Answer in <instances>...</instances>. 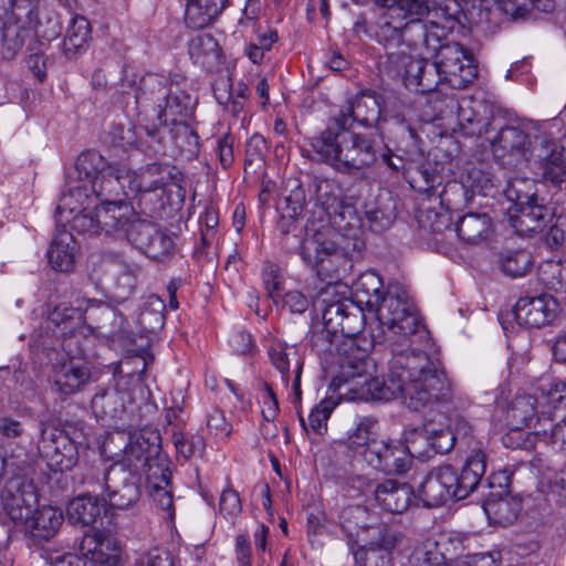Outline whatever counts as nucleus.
<instances>
[{
	"label": "nucleus",
	"mask_w": 566,
	"mask_h": 566,
	"mask_svg": "<svg viewBox=\"0 0 566 566\" xmlns=\"http://www.w3.org/2000/svg\"><path fill=\"white\" fill-rule=\"evenodd\" d=\"M378 273L367 271L354 283L357 305L375 313V344H388L391 358L386 379L374 378L363 386L373 398H399L410 410L418 411L451 398V385L438 358L429 353L430 333L422 324L408 290L390 283L385 293Z\"/></svg>",
	"instance_id": "obj_1"
},
{
	"label": "nucleus",
	"mask_w": 566,
	"mask_h": 566,
	"mask_svg": "<svg viewBox=\"0 0 566 566\" xmlns=\"http://www.w3.org/2000/svg\"><path fill=\"white\" fill-rule=\"evenodd\" d=\"M488 140L494 159L506 169L530 168L544 180L559 186L566 181L564 147L533 120L504 125Z\"/></svg>",
	"instance_id": "obj_2"
},
{
	"label": "nucleus",
	"mask_w": 566,
	"mask_h": 566,
	"mask_svg": "<svg viewBox=\"0 0 566 566\" xmlns=\"http://www.w3.org/2000/svg\"><path fill=\"white\" fill-rule=\"evenodd\" d=\"M332 296H335V287L327 286L319 293L317 302L323 304L322 319L326 333L343 337L335 353L339 379L349 384V390L357 394L360 399L381 400L370 397L363 388L366 381L375 378L371 377L375 364L369 358L367 348L361 347L359 339L356 338L364 328L365 307L355 304L352 300H332Z\"/></svg>",
	"instance_id": "obj_3"
},
{
	"label": "nucleus",
	"mask_w": 566,
	"mask_h": 566,
	"mask_svg": "<svg viewBox=\"0 0 566 566\" xmlns=\"http://www.w3.org/2000/svg\"><path fill=\"white\" fill-rule=\"evenodd\" d=\"M318 161L334 171L359 179L368 178L380 155L377 133L340 132L325 128L310 143Z\"/></svg>",
	"instance_id": "obj_4"
},
{
	"label": "nucleus",
	"mask_w": 566,
	"mask_h": 566,
	"mask_svg": "<svg viewBox=\"0 0 566 566\" xmlns=\"http://www.w3.org/2000/svg\"><path fill=\"white\" fill-rule=\"evenodd\" d=\"M485 469L486 454L473 449L460 471L451 465L433 468L420 484L418 497L426 507H438L451 499L464 500L478 488L491 485L483 481Z\"/></svg>",
	"instance_id": "obj_5"
},
{
	"label": "nucleus",
	"mask_w": 566,
	"mask_h": 566,
	"mask_svg": "<svg viewBox=\"0 0 566 566\" xmlns=\"http://www.w3.org/2000/svg\"><path fill=\"white\" fill-rule=\"evenodd\" d=\"M159 436L156 432H134L125 434L117 432L109 438L105 446L112 452L113 463L125 473L139 478L144 474L146 481L154 479L165 481L167 461L159 457Z\"/></svg>",
	"instance_id": "obj_6"
},
{
	"label": "nucleus",
	"mask_w": 566,
	"mask_h": 566,
	"mask_svg": "<svg viewBox=\"0 0 566 566\" xmlns=\"http://www.w3.org/2000/svg\"><path fill=\"white\" fill-rule=\"evenodd\" d=\"M298 216L282 211L277 222L280 231L285 244L290 243V235L300 238L305 231V237L298 245V254L302 261L317 275L328 277L337 276L339 270H346L348 260L343 248L333 240L326 238L322 231H310L306 227L298 224Z\"/></svg>",
	"instance_id": "obj_7"
},
{
	"label": "nucleus",
	"mask_w": 566,
	"mask_h": 566,
	"mask_svg": "<svg viewBox=\"0 0 566 566\" xmlns=\"http://www.w3.org/2000/svg\"><path fill=\"white\" fill-rule=\"evenodd\" d=\"M429 32V22L411 19L405 21V18L397 15V9H388L379 14L377 20L371 23V38L375 39L386 51V61L384 67L389 71V57L392 54L399 57L406 56L413 51H420L426 36L432 42H437V32Z\"/></svg>",
	"instance_id": "obj_8"
},
{
	"label": "nucleus",
	"mask_w": 566,
	"mask_h": 566,
	"mask_svg": "<svg viewBox=\"0 0 566 566\" xmlns=\"http://www.w3.org/2000/svg\"><path fill=\"white\" fill-rule=\"evenodd\" d=\"M437 32V42L426 36L420 54L436 59L437 67L447 84L452 88H465L478 75V66L474 64L473 55L459 43H444L446 27L438 22H429V32Z\"/></svg>",
	"instance_id": "obj_9"
},
{
	"label": "nucleus",
	"mask_w": 566,
	"mask_h": 566,
	"mask_svg": "<svg viewBox=\"0 0 566 566\" xmlns=\"http://www.w3.org/2000/svg\"><path fill=\"white\" fill-rule=\"evenodd\" d=\"M186 80L179 75L148 73L142 77L136 90V103L156 113L158 122L172 115H186L191 109V96L182 88Z\"/></svg>",
	"instance_id": "obj_10"
},
{
	"label": "nucleus",
	"mask_w": 566,
	"mask_h": 566,
	"mask_svg": "<svg viewBox=\"0 0 566 566\" xmlns=\"http://www.w3.org/2000/svg\"><path fill=\"white\" fill-rule=\"evenodd\" d=\"M500 187V180L490 171H485L479 167H471L462 175L461 184L448 185L438 198L442 206H446V212H437L434 209L422 211L418 218L420 227L433 232L440 233L449 229L451 224V216L449 210L454 209L451 195H463L470 190L473 195H482L484 197H494Z\"/></svg>",
	"instance_id": "obj_11"
},
{
	"label": "nucleus",
	"mask_w": 566,
	"mask_h": 566,
	"mask_svg": "<svg viewBox=\"0 0 566 566\" xmlns=\"http://www.w3.org/2000/svg\"><path fill=\"white\" fill-rule=\"evenodd\" d=\"M84 483L101 494L104 503L116 510L133 509L142 495L140 479L118 467H92L84 475Z\"/></svg>",
	"instance_id": "obj_12"
},
{
	"label": "nucleus",
	"mask_w": 566,
	"mask_h": 566,
	"mask_svg": "<svg viewBox=\"0 0 566 566\" xmlns=\"http://www.w3.org/2000/svg\"><path fill=\"white\" fill-rule=\"evenodd\" d=\"M34 0H0L1 54L11 60L23 48L30 36L25 18H31Z\"/></svg>",
	"instance_id": "obj_13"
},
{
	"label": "nucleus",
	"mask_w": 566,
	"mask_h": 566,
	"mask_svg": "<svg viewBox=\"0 0 566 566\" xmlns=\"http://www.w3.org/2000/svg\"><path fill=\"white\" fill-rule=\"evenodd\" d=\"M428 59V55L415 57L411 52L402 57L391 53L387 73L391 77L401 78L409 90L420 93L432 92L446 81L437 67L436 59L433 62H429Z\"/></svg>",
	"instance_id": "obj_14"
},
{
	"label": "nucleus",
	"mask_w": 566,
	"mask_h": 566,
	"mask_svg": "<svg viewBox=\"0 0 566 566\" xmlns=\"http://www.w3.org/2000/svg\"><path fill=\"white\" fill-rule=\"evenodd\" d=\"M337 524L352 548L354 545L368 543L382 534L381 526L376 524L370 511L363 505H342L337 513Z\"/></svg>",
	"instance_id": "obj_15"
},
{
	"label": "nucleus",
	"mask_w": 566,
	"mask_h": 566,
	"mask_svg": "<svg viewBox=\"0 0 566 566\" xmlns=\"http://www.w3.org/2000/svg\"><path fill=\"white\" fill-rule=\"evenodd\" d=\"M364 460L373 469L385 474H403L411 464L412 457L408 447L399 440H379L366 451Z\"/></svg>",
	"instance_id": "obj_16"
},
{
	"label": "nucleus",
	"mask_w": 566,
	"mask_h": 566,
	"mask_svg": "<svg viewBox=\"0 0 566 566\" xmlns=\"http://www.w3.org/2000/svg\"><path fill=\"white\" fill-rule=\"evenodd\" d=\"M127 199H144L147 195L161 191L170 185L172 176L168 165L153 163L137 170L126 169Z\"/></svg>",
	"instance_id": "obj_17"
},
{
	"label": "nucleus",
	"mask_w": 566,
	"mask_h": 566,
	"mask_svg": "<svg viewBox=\"0 0 566 566\" xmlns=\"http://www.w3.org/2000/svg\"><path fill=\"white\" fill-rule=\"evenodd\" d=\"M36 502L38 497L31 483H23L19 479H12L4 488L0 489V509L15 524H24Z\"/></svg>",
	"instance_id": "obj_18"
},
{
	"label": "nucleus",
	"mask_w": 566,
	"mask_h": 566,
	"mask_svg": "<svg viewBox=\"0 0 566 566\" xmlns=\"http://www.w3.org/2000/svg\"><path fill=\"white\" fill-rule=\"evenodd\" d=\"M558 303L548 294L520 297L513 308L516 322L528 328L551 324L557 316Z\"/></svg>",
	"instance_id": "obj_19"
},
{
	"label": "nucleus",
	"mask_w": 566,
	"mask_h": 566,
	"mask_svg": "<svg viewBox=\"0 0 566 566\" xmlns=\"http://www.w3.org/2000/svg\"><path fill=\"white\" fill-rule=\"evenodd\" d=\"M329 180H322L316 187L317 202L325 211L329 222L338 230L347 232L349 229L357 228L359 220L352 205L344 203L343 200L329 195Z\"/></svg>",
	"instance_id": "obj_20"
},
{
	"label": "nucleus",
	"mask_w": 566,
	"mask_h": 566,
	"mask_svg": "<svg viewBox=\"0 0 566 566\" xmlns=\"http://www.w3.org/2000/svg\"><path fill=\"white\" fill-rule=\"evenodd\" d=\"M553 218V210L543 203V199L521 206L509 213L510 226L521 237L542 232Z\"/></svg>",
	"instance_id": "obj_21"
},
{
	"label": "nucleus",
	"mask_w": 566,
	"mask_h": 566,
	"mask_svg": "<svg viewBox=\"0 0 566 566\" xmlns=\"http://www.w3.org/2000/svg\"><path fill=\"white\" fill-rule=\"evenodd\" d=\"M78 553L84 559L83 566H115L119 562V549L115 541L101 532L85 534Z\"/></svg>",
	"instance_id": "obj_22"
},
{
	"label": "nucleus",
	"mask_w": 566,
	"mask_h": 566,
	"mask_svg": "<svg viewBox=\"0 0 566 566\" xmlns=\"http://www.w3.org/2000/svg\"><path fill=\"white\" fill-rule=\"evenodd\" d=\"M101 232L123 234L129 220L135 217L134 208L125 199H103L95 207Z\"/></svg>",
	"instance_id": "obj_23"
},
{
	"label": "nucleus",
	"mask_w": 566,
	"mask_h": 566,
	"mask_svg": "<svg viewBox=\"0 0 566 566\" xmlns=\"http://www.w3.org/2000/svg\"><path fill=\"white\" fill-rule=\"evenodd\" d=\"M376 503L387 512L401 514L408 510L413 499L411 486L405 482L387 479L374 489Z\"/></svg>",
	"instance_id": "obj_24"
},
{
	"label": "nucleus",
	"mask_w": 566,
	"mask_h": 566,
	"mask_svg": "<svg viewBox=\"0 0 566 566\" xmlns=\"http://www.w3.org/2000/svg\"><path fill=\"white\" fill-rule=\"evenodd\" d=\"M458 125L465 136H482L490 133V116L486 106L479 101L462 98L457 103Z\"/></svg>",
	"instance_id": "obj_25"
},
{
	"label": "nucleus",
	"mask_w": 566,
	"mask_h": 566,
	"mask_svg": "<svg viewBox=\"0 0 566 566\" xmlns=\"http://www.w3.org/2000/svg\"><path fill=\"white\" fill-rule=\"evenodd\" d=\"M90 379L91 370L87 366L69 360L55 368L53 388L61 395L70 396L82 390Z\"/></svg>",
	"instance_id": "obj_26"
},
{
	"label": "nucleus",
	"mask_w": 566,
	"mask_h": 566,
	"mask_svg": "<svg viewBox=\"0 0 566 566\" xmlns=\"http://www.w3.org/2000/svg\"><path fill=\"white\" fill-rule=\"evenodd\" d=\"M229 0H186L185 24L200 30L211 25L228 7Z\"/></svg>",
	"instance_id": "obj_27"
},
{
	"label": "nucleus",
	"mask_w": 566,
	"mask_h": 566,
	"mask_svg": "<svg viewBox=\"0 0 566 566\" xmlns=\"http://www.w3.org/2000/svg\"><path fill=\"white\" fill-rule=\"evenodd\" d=\"M190 111L186 115H172L166 117L159 122V126L168 127L169 134L175 146L179 149L181 156L187 159L193 158L199 153V137L190 125L186 123L184 117L189 115Z\"/></svg>",
	"instance_id": "obj_28"
},
{
	"label": "nucleus",
	"mask_w": 566,
	"mask_h": 566,
	"mask_svg": "<svg viewBox=\"0 0 566 566\" xmlns=\"http://www.w3.org/2000/svg\"><path fill=\"white\" fill-rule=\"evenodd\" d=\"M69 190L64 192L55 210V218L63 221L65 216L76 214L94 208L97 203L87 185H81L75 181H67Z\"/></svg>",
	"instance_id": "obj_29"
},
{
	"label": "nucleus",
	"mask_w": 566,
	"mask_h": 566,
	"mask_svg": "<svg viewBox=\"0 0 566 566\" xmlns=\"http://www.w3.org/2000/svg\"><path fill=\"white\" fill-rule=\"evenodd\" d=\"M126 168L108 165L99 177L93 181L91 191L95 196L96 203L102 202L103 199H120L123 195L126 200L125 190H127L126 182Z\"/></svg>",
	"instance_id": "obj_30"
},
{
	"label": "nucleus",
	"mask_w": 566,
	"mask_h": 566,
	"mask_svg": "<svg viewBox=\"0 0 566 566\" xmlns=\"http://www.w3.org/2000/svg\"><path fill=\"white\" fill-rule=\"evenodd\" d=\"M77 252L73 234L67 229L56 226V233L48 251L49 263L60 272H69L73 269Z\"/></svg>",
	"instance_id": "obj_31"
},
{
	"label": "nucleus",
	"mask_w": 566,
	"mask_h": 566,
	"mask_svg": "<svg viewBox=\"0 0 566 566\" xmlns=\"http://www.w3.org/2000/svg\"><path fill=\"white\" fill-rule=\"evenodd\" d=\"M483 510L491 523L507 526L517 518L522 503L510 494L491 493L483 502Z\"/></svg>",
	"instance_id": "obj_32"
},
{
	"label": "nucleus",
	"mask_w": 566,
	"mask_h": 566,
	"mask_svg": "<svg viewBox=\"0 0 566 566\" xmlns=\"http://www.w3.org/2000/svg\"><path fill=\"white\" fill-rule=\"evenodd\" d=\"M62 522V511L48 505L32 511L23 526L32 536L49 539L57 532Z\"/></svg>",
	"instance_id": "obj_33"
},
{
	"label": "nucleus",
	"mask_w": 566,
	"mask_h": 566,
	"mask_svg": "<svg viewBox=\"0 0 566 566\" xmlns=\"http://www.w3.org/2000/svg\"><path fill=\"white\" fill-rule=\"evenodd\" d=\"M378 537L380 543L370 539L353 551L356 566H392L394 543L384 534Z\"/></svg>",
	"instance_id": "obj_34"
},
{
	"label": "nucleus",
	"mask_w": 566,
	"mask_h": 566,
	"mask_svg": "<svg viewBox=\"0 0 566 566\" xmlns=\"http://www.w3.org/2000/svg\"><path fill=\"white\" fill-rule=\"evenodd\" d=\"M91 40V25L86 18L74 17L67 27L63 43L62 54L67 60H75L88 48Z\"/></svg>",
	"instance_id": "obj_35"
},
{
	"label": "nucleus",
	"mask_w": 566,
	"mask_h": 566,
	"mask_svg": "<svg viewBox=\"0 0 566 566\" xmlns=\"http://www.w3.org/2000/svg\"><path fill=\"white\" fill-rule=\"evenodd\" d=\"M188 53L195 64L206 70L217 66L221 59L218 41L208 33L191 38L188 43Z\"/></svg>",
	"instance_id": "obj_36"
},
{
	"label": "nucleus",
	"mask_w": 566,
	"mask_h": 566,
	"mask_svg": "<svg viewBox=\"0 0 566 566\" xmlns=\"http://www.w3.org/2000/svg\"><path fill=\"white\" fill-rule=\"evenodd\" d=\"M458 237L467 243H476L489 237L492 219L486 212H468L455 223Z\"/></svg>",
	"instance_id": "obj_37"
},
{
	"label": "nucleus",
	"mask_w": 566,
	"mask_h": 566,
	"mask_svg": "<svg viewBox=\"0 0 566 566\" xmlns=\"http://www.w3.org/2000/svg\"><path fill=\"white\" fill-rule=\"evenodd\" d=\"M92 410L104 421L120 419L125 412V397L116 389H103L92 398Z\"/></svg>",
	"instance_id": "obj_38"
},
{
	"label": "nucleus",
	"mask_w": 566,
	"mask_h": 566,
	"mask_svg": "<svg viewBox=\"0 0 566 566\" xmlns=\"http://www.w3.org/2000/svg\"><path fill=\"white\" fill-rule=\"evenodd\" d=\"M378 422L371 417L357 418L355 424L347 432L346 443L354 452L365 457L367 449L374 443L378 442L377 439Z\"/></svg>",
	"instance_id": "obj_39"
},
{
	"label": "nucleus",
	"mask_w": 566,
	"mask_h": 566,
	"mask_svg": "<svg viewBox=\"0 0 566 566\" xmlns=\"http://www.w3.org/2000/svg\"><path fill=\"white\" fill-rule=\"evenodd\" d=\"M552 413L543 411L534 422L535 436L557 451H566V417L552 424Z\"/></svg>",
	"instance_id": "obj_40"
},
{
	"label": "nucleus",
	"mask_w": 566,
	"mask_h": 566,
	"mask_svg": "<svg viewBox=\"0 0 566 566\" xmlns=\"http://www.w3.org/2000/svg\"><path fill=\"white\" fill-rule=\"evenodd\" d=\"M106 503H101L99 497L92 495H83L73 499L67 505L69 518L74 524L85 526L92 525L101 516Z\"/></svg>",
	"instance_id": "obj_41"
},
{
	"label": "nucleus",
	"mask_w": 566,
	"mask_h": 566,
	"mask_svg": "<svg viewBox=\"0 0 566 566\" xmlns=\"http://www.w3.org/2000/svg\"><path fill=\"white\" fill-rule=\"evenodd\" d=\"M108 165L109 163L95 150L82 153L76 160V179L74 181L81 185H87V187L91 188L93 181L103 174Z\"/></svg>",
	"instance_id": "obj_42"
},
{
	"label": "nucleus",
	"mask_w": 566,
	"mask_h": 566,
	"mask_svg": "<svg viewBox=\"0 0 566 566\" xmlns=\"http://www.w3.org/2000/svg\"><path fill=\"white\" fill-rule=\"evenodd\" d=\"M29 31L32 29L38 38L51 41L61 33V22L59 15L51 10L38 8L34 4V11L31 18H25Z\"/></svg>",
	"instance_id": "obj_43"
},
{
	"label": "nucleus",
	"mask_w": 566,
	"mask_h": 566,
	"mask_svg": "<svg viewBox=\"0 0 566 566\" xmlns=\"http://www.w3.org/2000/svg\"><path fill=\"white\" fill-rule=\"evenodd\" d=\"M269 356L272 365L281 373L286 384L290 378L291 365L294 366V369H303V359L295 346L275 343L270 347Z\"/></svg>",
	"instance_id": "obj_44"
},
{
	"label": "nucleus",
	"mask_w": 566,
	"mask_h": 566,
	"mask_svg": "<svg viewBox=\"0 0 566 566\" xmlns=\"http://www.w3.org/2000/svg\"><path fill=\"white\" fill-rule=\"evenodd\" d=\"M537 399L531 395H518L516 396L507 410V419H510L516 428L528 427L531 422L538 416H542V411L536 410Z\"/></svg>",
	"instance_id": "obj_45"
},
{
	"label": "nucleus",
	"mask_w": 566,
	"mask_h": 566,
	"mask_svg": "<svg viewBox=\"0 0 566 566\" xmlns=\"http://www.w3.org/2000/svg\"><path fill=\"white\" fill-rule=\"evenodd\" d=\"M535 182L528 178H514L506 182L502 189L503 196L507 201L512 202L514 209L521 206L533 203V201L541 200L535 195Z\"/></svg>",
	"instance_id": "obj_46"
},
{
	"label": "nucleus",
	"mask_w": 566,
	"mask_h": 566,
	"mask_svg": "<svg viewBox=\"0 0 566 566\" xmlns=\"http://www.w3.org/2000/svg\"><path fill=\"white\" fill-rule=\"evenodd\" d=\"M165 311L166 305L160 297L156 295L148 296L138 316L142 328L148 333H156L163 328Z\"/></svg>",
	"instance_id": "obj_47"
},
{
	"label": "nucleus",
	"mask_w": 566,
	"mask_h": 566,
	"mask_svg": "<svg viewBox=\"0 0 566 566\" xmlns=\"http://www.w3.org/2000/svg\"><path fill=\"white\" fill-rule=\"evenodd\" d=\"M350 103V115L361 126L370 127L380 116V106L377 99L369 95L356 96Z\"/></svg>",
	"instance_id": "obj_48"
},
{
	"label": "nucleus",
	"mask_w": 566,
	"mask_h": 566,
	"mask_svg": "<svg viewBox=\"0 0 566 566\" xmlns=\"http://www.w3.org/2000/svg\"><path fill=\"white\" fill-rule=\"evenodd\" d=\"M156 230L157 227L154 223L138 219L135 216L129 220L123 235L133 247L144 253L153 235H156Z\"/></svg>",
	"instance_id": "obj_49"
},
{
	"label": "nucleus",
	"mask_w": 566,
	"mask_h": 566,
	"mask_svg": "<svg viewBox=\"0 0 566 566\" xmlns=\"http://www.w3.org/2000/svg\"><path fill=\"white\" fill-rule=\"evenodd\" d=\"M138 272L137 265L119 264L113 286V295L117 302H124L133 295L137 286Z\"/></svg>",
	"instance_id": "obj_50"
},
{
	"label": "nucleus",
	"mask_w": 566,
	"mask_h": 566,
	"mask_svg": "<svg viewBox=\"0 0 566 566\" xmlns=\"http://www.w3.org/2000/svg\"><path fill=\"white\" fill-rule=\"evenodd\" d=\"M62 443L56 450L48 454L45 459L55 471H69L73 469L78 461V451L75 443L69 438H62Z\"/></svg>",
	"instance_id": "obj_51"
},
{
	"label": "nucleus",
	"mask_w": 566,
	"mask_h": 566,
	"mask_svg": "<svg viewBox=\"0 0 566 566\" xmlns=\"http://www.w3.org/2000/svg\"><path fill=\"white\" fill-rule=\"evenodd\" d=\"M423 434L428 447L434 453H448L455 446L451 429L448 427L429 422L423 427Z\"/></svg>",
	"instance_id": "obj_52"
},
{
	"label": "nucleus",
	"mask_w": 566,
	"mask_h": 566,
	"mask_svg": "<svg viewBox=\"0 0 566 566\" xmlns=\"http://www.w3.org/2000/svg\"><path fill=\"white\" fill-rule=\"evenodd\" d=\"M376 3L388 9H397V15L405 18V21L418 19L429 13L427 0H376Z\"/></svg>",
	"instance_id": "obj_53"
},
{
	"label": "nucleus",
	"mask_w": 566,
	"mask_h": 566,
	"mask_svg": "<svg viewBox=\"0 0 566 566\" xmlns=\"http://www.w3.org/2000/svg\"><path fill=\"white\" fill-rule=\"evenodd\" d=\"M56 224L62 229H66V224H71V228L78 233L97 234L101 232V224L98 223L95 208L76 214L65 216L63 221L56 219Z\"/></svg>",
	"instance_id": "obj_54"
},
{
	"label": "nucleus",
	"mask_w": 566,
	"mask_h": 566,
	"mask_svg": "<svg viewBox=\"0 0 566 566\" xmlns=\"http://www.w3.org/2000/svg\"><path fill=\"white\" fill-rule=\"evenodd\" d=\"M167 473L165 481L159 479H154V482L146 481L147 486L149 489V494L153 497L154 502L158 505L160 510L167 513L168 517L174 516V500L172 492L169 489L171 472L167 467Z\"/></svg>",
	"instance_id": "obj_55"
},
{
	"label": "nucleus",
	"mask_w": 566,
	"mask_h": 566,
	"mask_svg": "<svg viewBox=\"0 0 566 566\" xmlns=\"http://www.w3.org/2000/svg\"><path fill=\"white\" fill-rule=\"evenodd\" d=\"M531 264L532 255L526 250L511 251L501 258L502 271L512 277L525 275Z\"/></svg>",
	"instance_id": "obj_56"
},
{
	"label": "nucleus",
	"mask_w": 566,
	"mask_h": 566,
	"mask_svg": "<svg viewBox=\"0 0 566 566\" xmlns=\"http://www.w3.org/2000/svg\"><path fill=\"white\" fill-rule=\"evenodd\" d=\"M175 250V242L172 238L164 232H161L158 228L156 230V235H153L150 242L144 254L150 259L157 261H164L172 255Z\"/></svg>",
	"instance_id": "obj_57"
},
{
	"label": "nucleus",
	"mask_w": 566,
	"mask_h": 566,
	"mask_svg": "<svg viewBox=\"0 0 566 566\" xmlns=\"http://www.w3.org/2000/svg\"><path fill=\"white\" fill-rule=\"evenodd\" d=\"M539 281L549 290L562 291V260H547L538 268Z\"/></svg>",
	"instance_id": "obj_58"
},
{
	"label": "nucleus",
	"mask_w": 566,
	"mask_h": 566,
	"mask_svg": "<svg viewBox=\"0 0 566 566\" xmlns=\"http://www.w3.org/2000/svg\"><path fill=\"white\" fill-rule=\"evenodd\" d=\"M109 135L112 143L123 149L133 147L137 144V134L130 123L113 124Z\"/></svg>",
	"instance_id": "obj_59"
},
{
	"label": "nucleus",
	"mask_w": 566,
	"mask_h": 566,
	"mask_svg": "<svg viewBox=\"0 0 566 566\" xmlns=\"http://www.w3.org/2000/svg\"><path fill=\"white\" fill-rule=\"evenodd\" d=\"M40 432L41 439L38 449L44 458L56 450L57 446L62 443V438H69L63 431L49 428L44 422L40 424Z\"/></svg>",
	"instance_id": "obj_60"
},
{
	"label": "nucleus",
	"mask_w": 566,
	"mask_h": 566,
	"mask_svg": "<svg viewBox=\"0 0 566 566\" xmlns=\"http://www.w3.org/2000/svg\"><path fill=\"white\" fill-rule=\"evenodd\" d=\"M549 228L545 234L546 244L551 249H558L566 241V216L559 214L555 216L552 221H549Z\"/></svg>",
	"instance_id": "obj_61"
},
{
	"label": "nucleus",
	"mask_w": 566,
	"mask_h": 566,
	"mask_svg": "<svg viewBox=\"0 0 566 566\" xmlns=\"http://www.w3.org/2000/svg\"><path fill=\"white\" fill-rule=\"evenodd\" d=\"M206 426L210 434L220 439L229 437L232 431V427L227 421L223 411L217 408L207 415Z\"/></svg>",
	"instance_id": "obj_62"
},
{
	"label": "nucleus",
	"mask_w": 566,
	"mask_h": 566,
	"mask_svg": "<svg viewBox=\"0 0 566 566\" xmlns=\"http://www.w3.org/2000/svg\"><path fill=\"white\" fill-rule=\"evenodd\" d=\"M566 399V381L564 380H554L552 381L547 388L542 389L541 395V405L542 407L553 406L554 408L563 403Z\"/></svg>",
	"instance_id": "obj_63"
},
{
	"label": "nucleus",
	"mask_w": 566,
	"mask_h": 566,
	"mask_svg": "<svg viewBox=\"0 0 566 566\" xmlns=\"http://www.w3.org/2000/svg\"><path fill=\"white\" fill-rule=\"evenodd\" d=\"M134 566H174V556L167 549L154 548L140 555Z\"/></svg>",
	"instance_id": "obj_64"
}]
</instances>
